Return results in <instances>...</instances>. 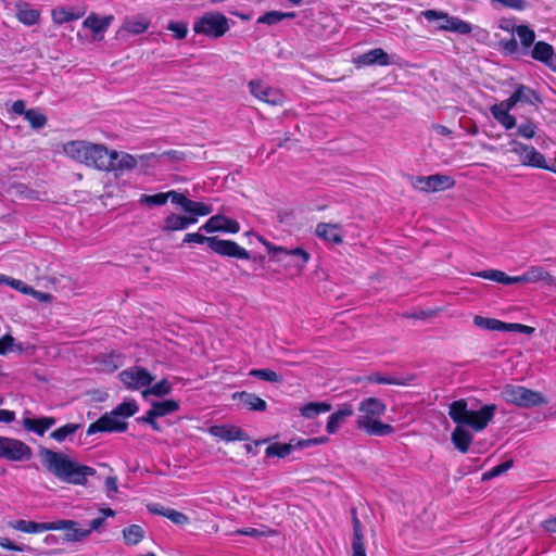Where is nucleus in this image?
<instances>
[{
    "label": "nucleus",
    "instance_id": "5fc2aeb1",
    "mask_svg": "<svg viewBox=\"0 0 556 556\" xmlns=\"http://www.w3.org/2000/svg\"><path fill=\"white\" fill-rule=\"evenodd\" d=\"M167 29L173 31L177 39H184L188 33V25L184 22H170Z\"/></svg>",
    "mask_w": 556,
    "mask_h": 556
},
{
    "label": "nucleus",
    "instance_id": "4be33fe9",
    "mask_svg": "<svg viewBox=\"0 0 556 556\" xmlns=\"http://www.w3.org/2000/svg\"><path fill=\"white\" fill-rule=\"evenodd\" d=\"M315 233L326 242L340 244L343 241L342 229L338 224L319 223L316 226Z\"/></svg>",
    "mask_w": 556,
    "mask_h": 556
},
{
    "label": "nucleus",
    "instance_id": "37998d69",
    "mask_svg": "<svg viewBox=\"0 0 556 556\" xmlns=\"http://www.w3.org/2000/svg\"><path fill=\"white\" fill-rule=\"evenodd\" d=\"M473 324H475V326H477L479 328L492 330V331H502L505 327L504 321H501L495 318H488V317H482V316H475Z\"/></svg>",
    "mask_w": 556,
    "mask_h": 556
},
{
    "label": "nucleus",
    "instance_id": "a211bd4d",
    "mask_svg": "<svg viewBox=\"0 0 556 556\" xmlns=\"http://www.w3.org/2000/svg\"><path fill=\"white\" fill-rule=\"evenodd\" d=\"M200 230L207 233L216 231L237 233L240 230V225L235 219H230L224 215L217 214L208 218L206 223L200 227Z\"/></svg>",
    "mask_w": 556,
    "mask_h": 556
},
{
    "label": "nucleus",
    "instance_id": "39448f33",
    "mask_svg": "<svg viewBox=\"0 0 556 556\" xmlns=\"http://www.w3.org/2000/svg\"><path fill=\"white\" fill-rule=\"evenodd\" d=\"M501 397L507 404L522 408H530L546 404V400L542 393L518 384L504 386L501 391Z\"/></svg>",
    "mask_w": 556,
    "mask_h": 556
},
{
    "label": "nucleus",
    "instance_id": "0eeeda50",
    "mask_svg": "<svg viewBox=\"0 0 556 556\" xmlns=\"http://www.w3.org/2000/svg\"><path fill=\"white\" fill-rule=\"evenodd\" d=\"M421 15L428 22H437L439 30L452 31L459 35H467L472 30L470 23L457 16H451L444 11L426 10L421 12Z\"/></svg>",
    "mask_w": 556,
    "mask_h": 556
},
{
    "label": "nucleus",
    "instance_id": "f3484780",
    "mask_svg": "<svg viewBox=\"0 0 556 556\" xmlns=\"http://www.w3.org/2000/svg\"><path fill=\"white\" fill-rule=\"evenodd\" d=\"M53 526L58 528H52V530L65 531L62 540L66 543L80 542L89 536V531H86L85 528H81L80 525L74 520H56L53 521Z\"/></svg>",
    "mask_w": 556,
    "mask_h": 556
},
{
    "label": "nucleus",
    "instance_id": "9d476101",
    "mask_svg": "<svg viewBox=\"0 0 556 556\" xmlns=\"http://www.w3.org/2000/svg\"><path fill=\"white\" fill-rule=\"evenodd\" d=\"M118 377L125 388L131 391L150 387L154 380L152 374L140 366H131L124 369L119 372Z\"/></svg>",
    "mask_w": 556,
    "mask_h": 556
},
{
    "label": "nucleus",
    "instance_id": "f257e3e1",
    "mask_svg": "<svg viewBox=\"0 0 556 556\" xmlns=\"http://www.w3.org/2000/svg\"><path fill=\"white\" fill-rule=\"evenodd\" d=\"M495 404L483 405L479 410L468 409L465 400H457L450 404L448 415L457 425L451 439L454 446L462 453H467L473 440V435L464 428L468 426L476 432L484 430L495 416Z\"/></svg>",
    "mask_w": 556,
    "mask_h": 556
},
{
    "label": "nucleus",
    "instance_id": "ddd939ff",
    "mask_svg": "<svg viewBox=\"0 0 556 556\" xmlns=\"http://www.w3.org/2000/svg\"><path fill=\"white\" fill-rule=\"evenodd\" d=\"M510 151L519 156L522 165L538 168H547L544 155L532 146L525 144L517 140L509 142Z\"/></svg>",
    "mask_w": 556,
    "mask_h": 556
},
{
    "label": "nucleus",
    "instance_id": "c9c22d12",
    "mask_svg": "<svg viewBox=\"0 0 556 556\" xmlns=\"http://www.w3.org/2000/svg\"><path fill=\"white\" fill-rule=\"evenodd\" d=\"M136 157L128 153H118L117 160H113L112 167L106 170H131L137 166Z\"/></svg>",
    "mask_w": 556,
    "mask_h": 556
},
{
    "label": "nucleus",
    "instance_id": "3c124183",
    "mask_svg": "<svg viewBox=\"0 0 556 556\" xmlns=\"http://www.w3.org/2000/svg\"><path fill=\"white\" fill-rule=\"evenodd\" d=\"M25 119L34 129H40L47 124V117L37 110L30 109L25 112Z\"/></svg>",
    "mask_w": 556,
    "mask_h": 556
},
{
    "label": "nucleus",
    "instance_id": "1a4fd4ad",
    "mask_svg": "<svg viewBox=\"0 0 556 556\" xmlns=\"http://www.w3.org/2000/svg\"><path fill=\"white\" fill-rule=\"evenodd\" d=\"M33 457L31 448L23 441L0 435V458L10 462H25Z\"/></svg>",
    "mask_w": 556,
    "mask_h": 556
},
{
    "label": "nucleus",
    "instance_id": "7ed1b4c3",
    "mask_svg": "<svg viewBox=\"0 0 556 556\" xmlns=\"http://www.w3.org/2000/svg\"><path fill=\"white\" fill-rule=\"evenodd\" d=\"M386 410L387 406L381 400L377 397L364 399L358 405L356 427L372 437H386L394 433L393 426L379 420Z\"/></svg>",
    "mask_w": 556,
    "mask_h": 556
},
{
    "label": "nucleus",
    "instance_id": "bb28decb",
    "mask_svg": "<svg viewBox=\"0 0 556 556\" xmlns=\"http://www.w3.org/2000/svg\"><path fill=\"white\" fill-rule=\"evenodd\" d=\"M16 18L26 26H33L38 23L40 18V11L31 8L27 2H17L15 4Z\"/></svg>",
    "mask_w": 556,
    "mask_h": 556
},
{
    "label": "nucleus",
    "instance_id": "2f4dec72",
    "mask_svg": "<svg viewBox=\"0 0 556 556\" xmlns=\"http://www.w3.org/2000/svg\"><path fill=\"white\" fill-rule=\"evenodd\" d=\"M113 16L99 17L97 14L91 13L83 23L84 27L90 29L92 34L96 36L98 34L104 33L111 22Z\"/></svg>",
    "mask_w": 556,
    "mask_h": 556
},
{
    "label": "nucleus",
    "instance_id": "c03bdc74",
    "mask_svg": "<svg viewBox=\"0 0 556 556\" xmlns=\"http://www.w3.org/2000/svg\"><path fill=\"white\" fill-rule=\"evenodd\" d=\"M294 450L293 441L290 443H274L265 450V454L268 457L277 456L283 458L288 456Z\"/></svg>",
    "mask_w": 556,
    "mask_h": 556
},
{
    "label": "nucleus",
    "instance_id": "a19ab883",
    "mask_svg": "<svg viewBox=\"0 0 556 556\" xmlns=\"http://www.w3.org/2000/svg\"><path fill=\"white\" fill-rule=\"evenodd\" d=\"M139 409L137 402L132 399L125 400L117 405L113 412L121 418H128L134 416Z\"/></svg>",
    "mask_w": 556,
    "mask_h": 556
},
{
    "label": "nucleus",
    "instance_id": "6ab92c4d",
    "mask_svg": "<svg viewBox=\"0 0 556 556\" xmlns=\"http://www.w3.org/2000/svg\"><path fill=\"white\" fill-rule=\"evenodd\" d=\"M531 56L556 73V53L552 45L545 41L535 42L531 51Z\"/></svg>",
    "mask_w": 556,
    "mask_h": 556
},
{
    "label": "nucleus",
    "instance_id": "58836bf2",
    "mask_svg": "<svg viewBox=\"0 0 556 556\" xmlns=\"http://www.w3.org/2000/svg\"><path fill=\"white\" fill-rule=\"evenodd\" d=\"M150 22L142 16L127 18L124 22V29L130 34H142L149 28Z\"/></svg>",
    "mask_w": 556,
    "mask_h": 556
},
{
    "label": "nucleus",
    "instance_id": "aec40b11",
    "mask_svg": "<svg viewBox=\"0 0 556 556\" xmlns=\"http://www.w3.org/2000/svg\"><path fill=\"white\" fill-rule=\"evenodd\" d=\"M210 433L223 441H248L249 434L237 426H213L210 428Z\"/></svg>",
    "mask_w": 556,
    "mask_h": 556
},
{
    "label": "nucleus",
    "instance_id": "ea45409f",
    "mask_svg": "<svg viewBox=\"0 0 556 556\" xmlns=\"http://www.w3.org/2000/svg\"><path fill=\"white\" fill-rule=\"evenodd\" d=\"M123 536L128 545H137L143 538L144 531L138 525H131L123 530Z\"/></svg>",
    "mask_w": 556,
    "mask_h": 556
},
{
    "label": "nucleus",
    "instance_id": "a18cd8bd",
    "mask_svg": "<svg viewBox=\"0 0 556 556\" xmlns=\"http://www.w3.org/2000/svg\"><path fill=\"white\" fill-rule=\"evenodd\" d=\"M80 428L79 424H66L50 433V438L56 442H64Z\"/></svg>",
    "mask_w": 556,
    "mask_h": 556
},
{
    "label": "nucleus",
    "instance_id": "393cba45",
    "mask_svg": "<svg viewBox=\"0 0 556 556\" xmlns=\"http://www.w3.org/2000/svg\"><path fill=\"white\" fill-rule=\"evenodd\" d=\"M56 419L51 416L40 417V418H24L23 427L30 432L36 433L37 435L42 437L52 426H54Z\"/></svg>",
    "mask_w": 556,
    "mask_h": 556
},
{
    "label": "nucleus",
    "instance_id": "9b49d317",
    "mask_svg": "<svg viewBox=\"0 0 556 556\" xmlns=\"http://www.w3.org/2000/svg\"><path fill=\"white\" fill-rule=\"evenodd\" d=\"M412 186L422 192H437L450 189L454 186L455 181L447 175H430L412 177Z\"/></svg>",
    "mask_w": 556,
    "mask_h": 556
},
{
    "label": "nucleus",
    "instance_id": "423d86ee",
    "mask_svg": "<svg viewBox=\"0 0 556 556\" xmlns=\"http://www.w3.org/2000/svg\"><path fill=\"white\" fill-rule=\"evenodd\" d=\"M193 30L210 38H219L229 30L228 18L218 12H206L194 21Z\"/></svg>",
    "mask_w": 556,
    "mask_h": 556
},
{
    "label": "nucleus",
    "instance_id": "a878e982",
    "mask_svg": "<svg viewBox=\"0 0 556 556\" xmlns=\"http://www.w3.org/2000/svg\"><path fill=\"white\" fill-rule=\"evenodd\" d=\"M86 14V9H66L65 7H56L51 11L52 21L56 25H62L75 20H79Z\"/></svg>",
    "mask_w": 556,
    "mask_h": 556
},
{
    "label": "nucleus",
    "instance_id": "412c9836",
    "mask_svg": "<svg viewBox=\"0 0 556 556\" xmlns=\"http://www.w3.org/2000/svg\"><path fill=\"white\" fill-rule=\"evenodd\" d=\"M354 409L353 406L349 403L342 404L339 409L332 413L328 417L326 430L329 434H334L341 428V426L346 421L348 418L353 416Z\"/></svg>",
    "mask_w": 556,
    "mask_h": 556
},
{
    "label": "nucleus",
    "instance_id": "69168bd1",
    "mask_svg": "<svg viewBox=\"0 0 556 556\" xmlns=\"http://www.w3.org/2000/svg\"><path fill=\"white\" fill-rule=\"evenodd\" d=\"M14 345V338L5 334L0 339V354L4 355L12 350Z\"/></svg>",
    "mask_w": 556,
    "mask_h": 556
},
{
    "label": "nucleus",
    "instance_id": "c756f323",
    "mask_svg": "<svg viewBox=\"0 0 556 556\" xmlns=\"http://www.w3.org/2000/svg\"><path fill=\"white\" fill-rule=\"evenodd\" d=\"M358 65H388L390 63L388 53L381 48H375L359 55L356 60Z\"/></svg>",
    "mask_w": 556,
    "mask_h": 556
},
{
    "label": "nucleus",
    "instance_id": "f03ea898",
    "mask_svg": "<svg viewBox=\"0 0 556 556\" xmlns=\"http://www.w3.org/2000/svg\"><path fill=\"white\" fill-rule=\"evenodd\" d=\"M39 455L42 464L52 475L68 483L84 484L88 476L96 473L93 468L79 465L60 452L42 447L39 451Z\"/></svg>",
    "mask_w": 556,
    "mask_h": 556
},
{
    "label": "nucleus",
    "instance_id": "f8f14e48",
    "mask_svg": "<svg viewBox=\"0 0 556 556\" xmlns=\"http://www.w3.org/2000/svg\"><path fill=\"white\" fill-rule=\"evenodd\" d=\"M117 151H109L102 144H94L90 142L84 164L100 170H106L112 167L113 160H117Z\"/></svg>",
    "mask_w": 556,
    "mask_h": 556
},
{
    "label": "nucleus",
    "instance_id": "dca6fc26",
    "mask_svg": "<svg viewBox=\"0 0 556 556\" xmlns=\"http://www.w3.org/2000/svg\"><path fill=\"white\" fill-rule=\"evenodd\" d=\"M126 429L127 422L112 410L104 414L96 422H92L87 429V434L91 435L97 432H124Z\"/></svg>",
    "mask_w": 556,
    "mask_h": 556
},
{
    "label": "nucleus",
    "instance_id": "e2e57ef3",
    "mask_svg": "<svg viewBox=\"0 0 556 556\" xmlns=\"http://www.w3.org/2000/svg\"><path fill=\"white\" fill-rule=\"evenodd\" d=\"M498 27L507 33H516V28L518 27L516 25V21L515 18L510 17V18H501L498 21Z\"/></svg>",
    "mask_w": 556,
    "mask_h": 556
},
{
    "label": "nucleus",
    "instance_id": "72a5a7b5",
    "mask_svg": "<svg viewBox=\"0 0 556 556\" xmlns=\"http://www.w3.org/2000/svg\"><path fill=\"white\" fill-rule=\"evenodd\" d=\"M331 409V405L326 402H309L300 408V413L304 418L311 419L321 413H327Z\"/></svg>",
    "mask_w": 556,
    "mask_h": 556
},
{
    "label": "nucleus",
    "instance_id": "4c0bfd02",
    "mask_svg": "<svg viewBox=\"0 0 556 556\" xmlns=\"http://www.w3.org/2000/svg\"><path fill=\"white\" fill-rule=\"evenodd\" d=\"M368 380L379 384L407 386L414 380V376H407L403 379H400L394 376H382L380 374H374L369 376Z\"/></svg>",
    "mask_w": 556,
    "mask_h": 556
},
{
    "label": "nucleus",
    "instance_id": "774afa93",
    "mask_svg": "<svg viewBox=\"0 0 556 556\" xmlns=\"http://www.w3.org/2000/svg\"><path fill=\"white\" fill-rule=\"evenodd\" d=\"M156 418H157V416L151 415V409H149L144 416L138 418L137 420L139 422L149 424L153 430L160 431L161 428H160L159 424L155 421Z\"/></svg>",
    "mask_w": 556,
    "mask_h": 556
},
{
    "label": "nucleus",
    "instance_id": "e433bc0d",
    "mask_svg": "<svg viewBox=\"0 0 556 556\" xmlns=\"http://www.w3.org/2000/svg\"><path fill=\"white\" fill-rule=\"evenodd\" d=\"M179 404L175 400H165L152 403L151 415L163 417L178 410Z\"/></svg>",
    "mask_w": 556,
    "mask_h": 556
},
{
    "label": "nucleus",
    "instance_id": "473e14b6",
    "mask_svg": "<svg viewBox=\"0 0 556 556\" xmlns=\"http://www.w3.org/2000/svg\"><path fill=\"white\" fill-rule=\"evenodd\" d=\"M233 397H238L250 410L264 412L267 408L266 402L254 393L242 391L236 393Z\"/></svg>",
    "mask_w": 556,
    "mask_h": 556
},
{
    "label": "nucleus",
    "instance_id": "603ef678",
    "mask_svg": "<svg viewBox=\"0 0 556 556\" xmlns=\"http://www.w3.org/2000/svg\"><path fill=\"white\" fill-rule=\"evenodd\" d=\"M538 126L533 121L527 119L517 126V135L525 139H532L536 136Z\"/></svg>",
    "mask_w": 556,
    "mask_h": 556
},
{
    "label": "nucleus",
    "instance_id": "79ce46f5",
    "mask_svg": "<svg viewBox=\"0 0 556 556\" xmlns=\"http://www.w3.org/2000/svg\"><path fill=\"white\" fill-rule=\"evenodd\" d=\"M172 392V384L167 379H162L160 382L151 386L150 388L142 391L143 397L149 395L164 396Z\"/></svg>",
    "mask_w": 556,
    "mask_h": 556
},
{
    "label": "nucleus",
    "instance_id": "de8ad7c7",
    "mask_svg": "<svg viewBox=\"0 0 556 556\" xmlns=\"http://www.w3.org/2000/svg\"><path fill=\"white\" fill-rule=\"evenodd\" d=\"M187 213L190 214V216L198 217V216H206L210 215L213 212V207L208 204H205L203 202H198L190 200L188 206L186 207Z\"/></svg>",
    "mask_w": 556,
    "mask_h": 556
},
{
    "label": "nucleus",
    "instance_id": "f704fd0d",
    "mask_svg": "<svg viewBox=\"0 0 556 556\" xmlns=\"http://www.w3.org/2000/svg\"><path fill=\"white\" fill-rule=\"evenodd\" d=\"M519 102L535 105L541 102L540 96L530 87L518 85L513 92Z\"/></svg>",
    "mask_w": 556,
    "mask_h": 556
},
{
    "label": "nucleus",
    "instance_id": "b1692460",
    "mask_svg": "<svg viewBox=\"0 0 556 556\" xmlns=\"http://www.w3.org/2000/svg\"><path fill=\"white\" fill-rule=\"evenodd\" d=\"M9 527L14 530L24 532V533H41L45 531H50V530H52V528H55L53 526V521H51V522H35V521L24 520V519L10 521Z\"/></svg>",
    "mask_w": 556,
    "mask_h": 556
},
{
    "label": "nucleus",
    "instance_id": "680f3d73",
    "mask_svg": "<svg viewBox=\"0 0 556 556\" xmlns=\"http://www.w3.org/2000/svg\"><path fill=\"white\" fill-rule=\"evenodd\" d=\"M352 516H353V540L352 542H358L364 541L363 532H362V525L359 519L356 516L355 509H352Z\"/></svg>",
    "mask_w": 556,
    "mask_h": 556
},
{
    "label": "nucleus",
    "instance_id": "5701e85b",
    "mask_svg": "<svg viewBox=\"0 0 556 556\" xmlns=\"http://www.w3.org/2000/svg\"><path fill=\"white\" fill-rule=\"evenodd\" d=\"M523 283L543 282L546 286L553 287L556 285V279L542 266H530L522 274Z\"/></svg>",
    "mask_w": 556,
    "mask_h": 556
},
{
    "label": "nucleus",
    "instance_id": "4d7b16f0",
    "mask_svg": "<svg viewBox=\"0 0 556 556\" xmlns=\"http://www.w3.org/2000/svg\"><path fill=\"white\" fill-rule=\"evenodd\" d=\"M280 21H282V12L270 11L260 16L257 23L273 25Z\"/></svg>",
    "mask_w": 556,
    "mask_h": 556
},
{
    "label": "nucleus",
    "instance_id": "cd10ccee",
    "mask_svg": "<svg viewBox=\"0 0 556 556\" xmlns=\"http://www.w3.org/2000/svg\"><path fill=\"white\" fill-rule=\"evenodd\" d=\"M89 144L90 142L87 141H70L64 144L63 151L68 157L84 164L88 154Z\"/></svg>",
    "mask_w": 556,
    "mask_h": 556
},
{
    "label": "nucleus",
    "instance_id": "c85d7f7f",
    "mask_svg": "<svg viewBox=\"0 0 556 556\" xmlns=\"http://www.w3.org/2000/svg\"><path fill=\"white\" fill-rule=\"evenodd\" d=\"M478 277L483 279H489L503 285H515V283H523L522 275L520 276H508L502 270L497 269H489L477 273Z\"/></svg>",
    "mask_w": 556,
    "mask_h": 556
},
{
    "label": "nucleus",
    "instance_id": "864d4df0",
    "mask_svg": "<svg viewBox=\"0 0 556 556\" xmlns=\"http://www.w3.org/2000/svg\"><path fill=\"white\" fill-rule=\"evenodd\" d=\"M510 467H511V462H505L503 464H500V465L491 468L490 470L485 471L482 475V480H491V479L500 476L501 473L507 471Z\"/></svg>",
    "mask_w": 556,
    "mask_h": 556
},
{
    "label": "nucleus",
    "instance_id": "13d9d810",
    "mask_svg": "<svg viewBox=\"0 0 556 556\" xmlns=\"http://www.w3.org/2000/svg\"><path fill=\"white\" fill-rule=\"evenodd\" d=\"M166 518L169 519L172 522L178 526H184L189 523V517L185 515L184 513L177 511L175 509L169 508Z\"/></svg>",
    "mask_w": 556,
    "mask_h": 556
},
{
    "label": "nucleus",
    "instance_id": "8fccbe9b",
    "mask_svg": "<svg viewBox=\"0 0 556 556\" xmlns=\"http://www.w3.org/2000/svg\"><path fill=\"white\" fill-rule=\"evenodd\" d=\"M520 42L525 49H529L535 40V33L527 25H518L516 28Z\"/></svg>",
    "mask_w": 556,
    "mask_h": 556
},
{
    "label": "nucleus",
    "instance_id": "6e6d98bb",
    "mask_svg": "<svg viewBox=\"0 0 556 556\" xmlns=\"http://www.w3.org/2000/svg\"><path fill=\"white\" fill-rule=\"evenodd\" d=\"M7 285L12 287L13 289L22 292L23 294H35L36 292L34 289L26 283H24L22 280L14 279L11 277H8Z\"/></svg>",
    "mask_w": 556,
    "mask_h": 556
},
{
    "label": "nucleus",
    "instance_id": "49530a36",
    "mask_svg": "<svg viewBox=\"0 0 556 556\" xmlns=\"http://www.w3.org/2000/svg\"><path fill=\"white\" fill-rule=\"evenodd\" d=\"M168 201L167 192H160L153 195L141 194L139 203L149 207L165 205Z\"/></svg>",
    "mask_w": 556,
    "mask_h": 556
},
{
    "label": "nucleus",
    "instance_id": "0e129e2a",
    "mask_svg": "<svg viewBox=\"0 0 556 556\" xmlns=\"http://www.w3.org/2000/svg\"><path fill=\"white\" fill-rule=\"evenodd\" d=\"M500 46L502 47L504 52L508 53V54L516 53L517 50H518V43H517V40L514 37H511L508 40H502L500 42Z\"/></svg>",
    "mask_w": 556,
    "mask_h": 556
},
{
    "label": "nucleus",
    "instance_id": "4468645a",
    "mask_svg": "<svg viewBox=\"0 0 556 556\" xmlns=\"http://www.w3.org/2000/svg\"><path fill=\"white\" fill-rule=\"evenodd\" d=\"M519 101L515 97L514 93L511 96L501 101L500 103L493 104L490 108V112L494 119L501 124L506 130L513 129L517 125L516 117L511 115L509 112L513 110Z\"/></svg>",
    "mask_w": 556,
    "mask_h": 556
},
{
    "label": "nucleus",
    "instance_id": "20e7f679",
    "mask_svg": "<svg viewBox=\"0 0 556 556\" xmlns=\"http://www.w3.org/2000/svg\"><path fill=\"white\" fill-rule=\"evenodd\" d=\"M207 243L208 248L218 255L238 260H249L250 253L238 243L231 240L219 239L218 237H206L199 232L187 233L184 243Z\"/></svg>",
    "mask_w": 556,
    "mask_h": 556
},
{
    "label": "nucleus",
    "instance_id": "2eb2a0df",
    "mask_svg": "<svg viewBox=\"0 0 556 556\" xmlns=\"http://www.w3.org/2000/svg\"><path fill=\"white\" fill-rule=\"evenodd\" d=\"M249 90L257 100L268 103L270 105H282L285 102V94L276 88H273L262 80L249 81Z\"/></svg>",
    "mask_w": 556,
    "mask_h": 556
},
{
    "label": "nucleus",
    "instance_id": "bf43d9fd",
    "mask_svg": "<svg viewBox=\"0 0 556 556\" xmlns=\"http://www.w3.org/2000/svg\"><path fill=\"white\" fill-rule=\"evenodd\" d=\"M167 195L168 200L170 199L173 203L179 205L184 211H186V207L188 206L190 199L175 190L168 191Z\"/></svg>",
    "mask_w": 556,
    "mask_h": 556
},
{
    "label": "nucleus",
    "instance_id": "7c9ffc66",
    "mask_svg": "<svg viewBox=\"0 0 556 556\" xmlns=\"http://www.w3.org/2000/svg\"><path fill=\"white\" fill-rule=\"evenodd\" d=\"M198 222L197 217L193 216H182L177 214H170L164 219V230L166 231H177L185 230L190 225H193Z\"/></svg>",
    "mask_w": 556,
    "mask_h": 556
},
{
    "label": "nucleus",
    "instance_id": "6e6552de",
    "mask_svg": "<svg viewBox=\"0 0 556 556\" xmlns=\"http://www.w3.org/2000/svg\"><path fill=\"white\" fill-rule=\"evenodd\" d=\"M268 253L277 262H286L287 266H292L298 273H301L308 263L311 255L302 248L288 250L282 247H276L268 242L264 243Z\"/></svg>",
    "mask_w": 556,
    "mask_h": 556
},
{
    "label": "nucleus",
    "instance_id": "338daca9",
    "mask_svg": "<svg viewBox=\"0 0 556 556\" xmlns=\"http://www.w3.org/2000/svg\"><path fill=\"white\" fill-rule=\"evenodd\" d=\"M0 546L15 552H24L27 547L25 545H16L7 538L0 536Z\"/></svg>",
    "mask_w": 556,
    "mask_h": 556
},
{
    "label": "nucleus",
    "instance_id": "052dcab7",
    "mask_svg": "<svg viewBox=\"0 0 556 556\" xmlns=\"http://www.w3.org/2000/svg\"><path fill=\"white\" fill-rule=\"evenodd\" d=\"M493 3H498L504 8L513 9L516 11H522L526 9L525 0H491Z\"/></svg>",
    "mask_w": 556,
    "mask_h": 556
},
{
    "label": "nucleus",
    "instance_id": "09e8293b",
    "mask_svg": "<svg viewBox=\"0 0 556 556\" xmlns=\"http://www.w3.org/2000/svg\"><path fill=\"white\" fill-rule=\"evenodd\" d=\"M249 375L271 383H279L282 381V377L279 374L268 368L251 369Z\"/></svg>",
    "mask_w": 556,
    "mask_h": 556
}]
</instances>
